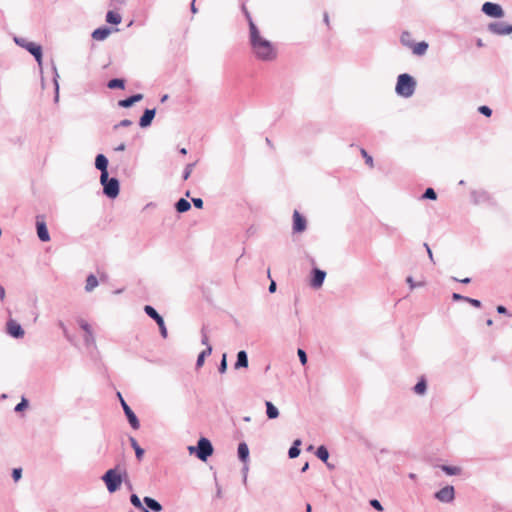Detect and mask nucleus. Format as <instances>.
Returning a JSON list of instances; mask_svg holds the SVG:
<instances>
[{
  "instance_id": "6",
  "label": "nucleus",
  "mask_w": 512,
  "mask_h": 512,
  "mask_svg": "<svg viewBox=\"0 0 512 512\" xmlns=\"http://www.w3.org/2000/svg\"><path fill=\"white\" fill-rule=\"evenodd\" d=\"M481 11L493 18H502L504 16V10L501 5L493 2H485L482 5Z\"/></svg>"
},
{
  "instance_id": "47",
  "label": "nucleus",
  "mask_w": 512,
  "mask_h": 512,
  "mask_svg": "<svg viewBox=\"0 0 512 512\" xmlns=\"http://www.w3.org/2000/svg\"><path fill=\"white\" fill-rule=\"evenodd\" d=\"M478 111H479L481 114H483V115H485V116H487V117L491 116V114H492V110H491L488 106H485V105L480 106V107L478 108Z\"/></svg>"
},
{
  "instance_id": "43",
  "label": "nucleus",
  "mask_w": 512,
  "mask_h": 512,
  "mask_svg": "<svg viewBox=\"0 0 512 512\" xmlns=\"http://www.w3.org/2000/svg\"><path fill=\"white\" fill-rule=\"evenodd\" d=\"M201 336H202V338H201V343H202L203 345H205V346H206V348H207L208 346H211V345L209 344V338H208V335H207V332H206L205 327H203V328L201 329Z\"/></svg>"
},
{
  "instance_id": "15",
  "label": "nucleus",
  "mask_w": 512,
  "mask_h": 512,
  "mask_svg": "<svg viewBox=\"0 0 512 512\" xmlns=\"http://www.w3.org/2000/svg\"><path fill=\"white\" fill-rule=\"evenodd\" d=\"M25 49L31 53L39 65L42 64V47L34 42L25 45Z\"/></svg>"
},
{
  "instance_id": "7",
  "label": "nucleus",
  "mask_w": 512,
  "mask_h": 512,
  "mask_svg": "<svg viewBox=\"0 0 512 512\" xmlns=\"http://www.w3.org/2000/svg\"><path fill=\"white\" fill-rule=\"evenodd\" d=\"M434 497L442 503H452L455 499V489L451 485H447L438 490Z\"/></svg>"
},
{
  "instance_id": "38",
  "label": "nucleus",
  "mask_w": 512,
  "mask_h": 512,
  "mask_svg": "<svg viewBox=\"0 0 512 512\" xmlns=\"http://www.w3.org/2000/svg\"><path fill=\"white\" fill-rule=\"evenodd\" d=\"M145 313L152 319H154L159 313L150 305L144 307Z\"/></svg>"
},
{
  "instance_id": "60",
  "label": "nucleus",
  "mask_w": 512,
  "mask_h": 512,
  "mask_svg": "<svg viewBox=\"0 0 512 512\" xmlns=\"http://www.w3.org/2000/svg\"><path fill=\"white\" fill-rule=\"evenodd\" d=\"M453 280H454V281H459V282H461V283H463V284H468V283H470V282H471V279H470V278H468V277H467V278H464V279H457V278L453 277Z\"/></svg>"
},
{
  "instance_id": "54",
  "label": "nucleus",
  "mask_w": 512,
  "mask_h": 512,
  "mask_svg": "<svg viewBox=\"0 0 512 512\" xmlns=\"http://www.w3.org/2000/svg\"><path fill=\"white\" fill-rule=\"evenodd\" d=\"M406 282L409 284L411 289H414L415 287H418V286L422 285V283L416 284L411 276L407 277Z\"/></svg>"
},
{
  "instance_id": "9",
  "label": "nucleus",
  "mask_w": 512,
  "mask_h": 512,
  "mask_svg": "<svg viewBox=\"0 0 512 512\" xmlns=\"http://www.w3.org/2000/svg\"><path fill=\"white\" fill-rule=\"evenodd\" d=\"M118 397L120 398L121 406L123 408V411H124L128 421H129V424L131 425V427L133 429H135V430L138 429L140 427V423H139L137 416L132 411V409L129 407V405L124 401V399L122 398L120 393H118Z\"/></svg>"
},
{
  "instance_id": "1",
  "label": "nucleus",
  "mask_w": 512,
  "mask_h": 512,
  "mask_svg": "<svg viewBox=\"0 0 512 512\" xmlns=\"http://www.w3.org/2000/svg\"><path fill=\"white\" fill-rule=\"evenodd\" d=\"M249 44L254 57L262 62H272L277 58V48L274 43L261 35L255 23H251Z\"/></svg>"
},
{
  "instance_id": "46",
  "label": "nucleus",
  "mask_w": 512,
  "mask_h": 512,
  "mask_svg": "<svg viewBox=\"0 0 512 512\" xmlns=\"http://www.w3.org/2000/svg\"><path fill=\"white\" fill-rule=\"evenodd\" d=\"M53 70H54V84H55V90H56L55 100L57 101L58 97H59V95H58L59 85H58L57 78L59 77V75H58V72H57V69L55 66L53 67Z\"/></svg>"
},
{
  "instance_id": "33",
  "label": "nucleus",
  "mask_w": 512,
  "mask_h": 512,
  "mask_svg": "<svg viewBox=\"0 0 512 512\" xmlns=\"http://www.w3.org/2000/svg\"><path fill=\"white\" fill-rule=\"evenodd\" d=\"M316 456L323 462H327L329 458V452L325 446L321 445L317 448Z\"/></svg>"
},
{
  "instance_id": "56",
  "label": "nucleus",
  "mask_w": 512,
  "mask_h": 512,
  "mask_svg": "<svg viewBox=\"0 0 512 512\" xmlns=\"http://www.w3.org/2000/svg\"><path fill=\"white\" fill-rule=\"evenodd\" d=\"M192 202L194 206L198 209H201L203 207V200L201 198H193Z\"/></svg>"
},
{
  "instance_id": "26",
  "label": "nucleus",
  "mask_w": 512,
  "mask_h": 512,
  "mask_svg": "<svg viewBox=\"0 0 512 512\" xmlns=\"http://www.w3.org/2000/svg\"><path fill=\"white\" fill-rule=\"evenodd\" d=\"M300 445H301V440L300 439H296L293 442V445L290 447V449L288 451L289 458L294 459V458L299 456V454H300L299 446Z\"/></svg>"
},
{
  "instance_id": "39",
  "label": "nucleus",
  "mask_w": 512,
  "mask_h": 512,
  "mask_svg": "<svg viewBox=\"0 0 512 512\" xmlns=\"http://www.w3.org/2000/svg\"><path fill=\"white\" fill-rule=\"evenodd\" d=\"M77 323L81 327V329L84 330L85 333H87L88 331L92 330L90 324L86 320H84L82 318L78 319Z\"/></svg>"
},
{
  "instance_id": "37",
  "label": "nucleus",
  "mask_w": 512,
  "mask_h": 512,
  "mask_svg": "<svg viewBox=\"0 0 512 512\" xmlns=\"http://www.w3.org/2000/svg\"><path fill=\"white\" fill-rule=\"evenodd\" d=\"M422 197L424 199L435 200L437 198V194L433 188H427Z\"/></svg>"
},
{
  "instance_id": "48",
  "label": "nucleus",
  "mask_w": 512,
  "mask_h": 512,
  "mask_svg": "<svg viewBox=\"0 0 512 512\" xmlns=\"http://www.w3.org/2000/svg\"><path fill=\"white\" fill-rule=\"evenodd\" d=\"M132 125V121L129 119L121 120L118 124L114 126V129H118L119 127H128Z\"/></svg>"
},
{
  "instance_id": "62",
  "label": "nucleus",
  "mask_w": 512,
  "mask_h": 512,
  "mask_svg": "<svg viewBox=\"0 0 512 512\" xmlns=\"http://www.w3.org/2000/svg\"><path fill=\"white\" fill-rule=\"evenodd\" d=\"M153 320L157 323V325L162 324L164 322V319L160 314H158Z\"/></svg>"
},
{
  "instance_id": "53",
  "label": "nucleus",
  "mask_w": 512,
  "mask_h": 512,
  "mask_svg": "<svg viewBox=\"0 0 512 512\" xmlns=\"http://www.w3.org/2000/svg\"><path fill=\"white\" fill-rule=\"evenodd\" d=\"M468 303H470L472 306L476 307V308H480L481 307V302L477 299H473V298H469L467 297V301Z\"/></svg>"
},
{
  "instance_id": "32",
  "label": "nucleus",
  "mask_w": 512,
  "mask_h": 512,
  "mask_svg": "<svg viewBox=\"0 0 512 512\" xmlns=\"http://www.w3.org/2000/svg\"><path fill=\"white\" fill-rule=\"evenodd\" d=\"M107 87L110 89H123L125 87V81L123 79L114 78L108 82Z\"/></svg>"
},
{
  "instance_id": "3",
  "label": "nucleus",
  "mask_w": 512,
  "mask_h": 512,
  "mask_svg": "<svg viewBox=\"0 0 512 512\" xmlns=\"http://www.w3.org/2000/svg\"><path fill=\"white\" fill-rule=\"evenodd\" d=\"M188 449L191 454L195 453L196 456L201 461H206L208 459V457H210L213 454V446H212L210 440H208L205 437H201L198 440L196 447L190 446Z\"/></svg>"
},
{
  "instance_id": "41",
  "label": "nucleus",
  "mask_w": 512,
  "mask_h": 512,
  "mask_svg": "<svg viewBox=\"0 0 512 512\" xmlns=\"http://www.w3.org/2000/svg\"><path fill=\"white\" fill-rule=\"evenodd\" d=\"M219 372L221 374L225 373L226 370H227V358H226V354H223L222 355V359L220 361V365H219Z\"/></svg>"
},
{
  "instance_id": "29",
  "label": "nucleus",
  "mask_w": 512,
  "mask_h": 512,
  "mask_svg": "<svg viewBox=\"0 0 512 512\" xmlns=\"http://www.w3.org/2000/svg\"><path fill=\"white\" fill-rule=\"evenodd\" d=\"M97 286H98V280H97L96 276H94L93 274H90L86 279L85 290L87 292H91Z\"/></svg>"
},
{
  "instance_id": "21",
  "label": "nucleus",
  "mask_w": 512,
  "mask_h": 512,
  "mask_svg": "<svg viewBox=\"0 0 512 512\" xmlns=\"http://www.w3.org/2000/svg\"><path fill=\"white\" fill-rule=\"evenodd\" d=\"M238 457L243 463H246L248 461L249 448L245 442H242L238 445Z\"/></svg>"
},
{
  "instance_id": "28",
  "label": "nucleus",
  "mask_w": 512,
  "mask_h": 512,
  "mask_svg": "<svg viewBox=\"0 0 512 512\" xmlns=\"http://www.w3.org/2000/svg\"><path fill=\"white\" fill-rule=\"evenodd\" d=\"M130 443L132 448L135 450L136 458L140 461L144 456V449H142L137 443L134 437H130Z\"/></svg>"
},
{
  "instance_id": "25",
  "label": "nucleus",
  "mask_w": 512,
  "mask_h": 512,
  "mask_svg": "<svg viewBox=\"0 0 512 512\" xmlns=\"http://www.w3.org/2000/svg\"><path fill=\"white\" fill-rule=\"evenodd\" d=\"M411 48H412L414 54L424 55L428 49V43L425 41H422L415 45L413 44V46Z\"/></svg>"
},
{
  "instance_id": "36",
  "label": "nucleus",
  "mask_w": 512,
  "mask_h": 512,
  "mask_svg": "<svg viewBox=\"0 0 512 512\" xmlns=\"http://www.w3.org/2000/svg\"><path fill=\"white\" fill-rule=\"evenodd\" d=\"M84 341L87 346H91V345L95 344V337H94L92 330L85 333Z\"/></svg>"
},
{
  "instance_id": "63",
  "label": "nucleus",
  "mask_w": 512,
  "mask_h": 512,
  "mask_svg": "<svg viewBox=\"0 0 512 512\" xmlns=\"http://www.w3.org/2000/svg\"><path fill=\"white\" fill-rule=\"evenodd\" d=\"M268 290L270 293H274L276 291V283L274 281H271Z\"/></svg>"
},
{
  "instance_id": "10",
  "label": "nucleus",
  "mask_w": 512,
  "mask_h": 512,
  "mask_svg": "<svg viewBox=\"0 0 512 512\" xmlns=\"http://www.w3.org/2000/svg\"><path fill=\"white\" fill-rule=\"evenodd\" d=\"M488 30L495 35H508L512 33V24L493 22L488 25Z\"/></svg>"
},
{
  "instance_id": "27",
  "label": "nucleus",
  "mask_w": 512,
  "mask_h": 512,
  "mask_svg": "<svg viewBox=\"0 0 512 512\" xmlns=\"http://www.w3.org/2000/svg\"><path fill=\"white\" fill-rule=\"evenodd\" d=\"M440 468L443 472L450 476L460 475L462 472V469L458 466L441 465Z\"/></svg>"
},
{
  "instance_id": "8",
  "label": "nucleus",
  "mask_w": 512,
  "mask_h": 512,
  "mask_svg": "<svg viewBox=\"0 0 512 512\" xmlns=\"http://www.w3.org/2000/svg\"><path fill=\"white\" fill-rule=\"evenodd\" d=\"M36 230L37 236L42 242H48L50 240V234L43 215L36 216Z\"/></svg>"
},
{
  "instance_id": "57",
  "label": "nucleus",
  "mask_w": 512,
  "mask_h": 512,
  "mask_svg": "<svg viewBox=\"0 0 512 512\" xmlns=\"http://www.w3.org/2000/svg\"><path fill=\"white\" fill-rule=\"evenodd\" d=\"M452 298L455 301H467V297L466 296H463V295L458 294V293H453Z\"/></svg>"
},
{
  "instance_id": "2",
  "label": "nucleus",
  "mask_w": 512,
  "mask_h": 512,
  "mask_svg": "<svg viewBox=\"0 0 512 512\" xmlns=\"http://www.w3.org/2000/svg\"><path fill=\"white\" fill-rule=\"evenodd\" d=\"M416 82L412 76L409 74H400L397 79L396 84V93L399 96L408 98L411 97L415 91Z\"/></svg>"
},
{
  "instance_id": "14",
  "label": "nucleus",
  "mask_w": 512,
  "mask_h": 512,
  "mask_svg": "<svg viewBox=\"0 0 512 512\" xmlns=\"http://www.w3.org/2000/svg\"><path fill=\"white\" fill-rule=\"evenodd\" d=\"M306 229V219L295 210L293 213V231L295 233H301Z\"/></svg>"
},
{
  "instance_id": "22",
  "label": "nucleus",
  "mask_w": 512,
  "mask_h": 512,
  "mask_svg": "<svg viewBox=\"0 0 512 512\" xmlns=\"http://www.w3.org/2000/svg\"><path fill=\"white\" fill-rule=\"evenodd\" d=\"M266 414L269 419H276L279 416L277 407L270 401L265 402Z\"/></svg>"
},
{
  "instance_id": "34",
  "label": "nucleus",
  "mask_w": 512,
  "mask_h": 512,
  "mask_svg": "<svg viewBox=\"0 0 512 512\" xmlns=\"http://www.w3.org/2000/svg\"><path fill=\"white\" fill-rule=\"evenodd\" d=\"M130 502L134 507L142 510L143 512H149L146 508L143 507L140 498L136 494H132L130 496Z\"/></svg>"
},
{
  "instance_id": "5",
  "label": "nucleus",
  "mask_w": 512,
  "mask_h": 512,
  "mask_svg": "<svg viewBox=\"0 0 512 512\" xmlns=\"http://www.w3.org/2000/svg\"><path fill=\"white\" fill-rule=\"evenodd\" d=\"M100 183L103 186V193L108 198L114 199L119 195L120 184L117 178H109L107 175L105 180L100 178Z\"/></svg>"
},
{
  "instance_id": "55",
  "label": "nucleus",
  "mask_w": 512,
  "mask_h": 512,
  "mask_svg": "<svg viewBox=\"0 0 512 512\" xmlns=\"http://www.w3.org/2000/svg\"><path fill=\"white\" fill-rule=\"evenodd\" d=\"M361 153H362L363 157L365 158L366 163L369 164L370 166H372V163H373L372 157L370 155H368L364 149L361 150Z\"/></svg>"
},
{
  "instance_id": "19",
  "label": "nucleus",
  "mask_w": 512,
  "mask_h": 512,
  "mask_svg": "<svg viewBox=\"0 0 512 512\" xmlns=\"http://www.w3.org/2000/svg\"><path fill=\"white\" fill-rule=\"evenodd\" d=\"M110 32L107 27L97 28L93 31L92 38L96 41H103L109 36Z\"/></svg>"
},
{
  "instance_id": "49",
  "label": "nucleus",
  "mask_w": 512,
  "mask_h": 512,
  "mask_svg": "<svg viewBox=\"0 0 512 512\" xmlns=\"http://www.w3.org/2000/svg\"><path fill=\"white\" fill-rule=\"evenodd\" d=\"M22 476V470L20 468L13 469L12 478L14 481H18Z\"/></svg>"
},
{
  "instance_id": "44",
  "label": "nucleus",
  "mask_w": 512,
  "mask_h": 512,
  "mask_svg": "<svg viewBox=\"0 0 512 512\" xmlns=\"http://www.w3.org/2000/svg\"><path fill=\"white\" fill-rule=\"evenodd\" d=\"M242 11L248 21V25H249V32L251 31V23H254L249 11L247 10L246 6L243 4L242 5Z\"/></svg>"
},
{
  "instance_id": "31",
  "label": "nucleus",
  "mask_w": 512,
  "mask_h": 512,
  "mask_svg": "<svg viewBox=\"0 0 512 512\" xmlns=\"http://www.w3.org/2000/svg\"><path fill=\"white\" fill-rule=\"evenodd\" d=\"M414 392L418 395H424L427 390L426 380L421 378L413 388Z\"/></svg>"
},
{
  "instance_id": "35",
  "label": "nucleus",
  "mask_w": 512,
  "mask_h": 512,
  "mask_svg": "<svg viewBox=\"0 0 512 512\" xmlns=\"http://www.w3.org/2000/svg\"><path fill=\"white\" fill-rule=\"evenodd\" d=\"M401 43L404 45V46H407V47H412L413 46V42L411 41V34L409 32H403L402 35H401Z\"/></svg>"
},
{
  "instance_id": "42",
  "label": "nucleus",
  "mask_w": 512,
  "mask_h": 512,
  "mask_svg": "<svg viewBox=\"0 0 512 512\" xmlns=\"http://www.w3.org/2000/svg\"><path fill=\"white\" fill-rule=\"evenodd\" d=\"M28 407V401L22 398L21 402L15 406V412H21Z\"/></svg>"
},
{
  "instance_id": "16",
  "label": "nucleus",
  "mask_w": 512,
  "mask_h": 512,
  "mask_svg": "<svg viewBox=\"0 0 512 512\" xmlns=\"http://www.w3.org/2000/svg\"><path fill=\"white\" fill-rule=\"evenodd\" d=\"M155 114H156L155 109H146L140 118L139 125L142 128L150 126L155 117Z\"/></svg>"
},
{
  "instance_id": "52",
  "label": "nucleus",
  "mask_w": 512,
  "mask_h": 512,
  "mask_svg": "<svg viewBox=\"0 0 512 512\" xmlns=\"http://www.w3.org/2000/svg\"><path fill=\"white\" fill-rule=\"evenodd\" d=\"M159 330H160V334L163 338H167L168 336V332H167V328L165 326V323L163 322L162 324H159Z\"/></svg>"
},
{
  "instance_id": "13",
  "label": "nucleus",
  "mask_w": 512,
  "mask_h": 512,
  "mask_svg": "<svg viewBox=\"0 0 512 512\" xmlns=\"http://www.w3.org/2000/svg\"><path fill=\"white\" fill-rule=\"evenodd\" d=\"M95 167L101 172V179H106L108 175L107 167H108V159L103 154H98L95 158Z\"/></svg>"
},
{
  "instance_id": "51",
  "label": "nucleus",
  "mask_w": 512,
  "mask_h": 512,
  "mask_svg": "<svg viewBox=\"0 0 512 512\" xmlns=\"http://www.w3.org/2000/svg\"><path fill=\"white\" fill-rule=\"evenodd\" d=\"M370 504H371V506L373 508H375L378 511H382L383 510V507H382L381 503L378 500H376V499L371 500Z\"/></svg>"
},
{
  "instance_id": "61",
  "label": "nucleus",
  "mask_w": 512,
  "mask_h": 512,
  "mask_svg": "<svg viewBox=\"0 0 512 512\" xmlns=\"http://www.w3.org/2000/svg\"><path fill=\"white\" fill-rule=\"evenodd\" d=\"M153 320L157 323V325L162 324L164 322V319L160 314H158Z\"/></svg>"
},
{
  "instance_id": "40",
  "label": "nucleus",
  "mask_w": 512,
  "mask_h": 512,
  "mask_svg": "<svg viewBox=\"0 0 512 512\" xmlns=\"http://www.w3.org/2000/svg\"><path fill=\"white\" fill-rule=\"evenodd\" d=\"M194 165H195L194 163H190V164L186 165V167L184 169V172H183V179L184 180H187L190 177Z\"/></svg>"
},
{
  "instance_id": "11",
  "label": "nucleus",
  "mask_w": 512,
  "mask_h": 512,
  "mask_svg": "<svg viewBox=\"0 0 512 512\" xmlns=\"http://www.w3.org/2000/svg\"><path fill=\"white\" fill-rule=\"evenodd\" d=\"M7 333L14 337V338H22L24 336V330L22 329L21 325L13 320V319H10L7 324Z\"/></svg>"
},
{
  "instance_id": "17",
  "label": "nucleus",
  "mask_w": 512,
  "mask_h": 512,
  "mask_svg": "<svg viewBox=\"0 0 512 512\" xmlns=\"http://www.w3.org/2000/svg\"><path fill=\"white\" fill-rule=\"evenodd\" d=\"M142 99H143V95L142 94H135V95H132V96L126 98V99L120 100L118 102V105L120 107H123V108H129L132 105H134L136 102H139Z\"/></svg>"
},
{
  "instance_id": "58",
  "label": "nucleus",
  "mask_w": 512,
  "mask_h": 512,
  "mask_svg": "<svg viewBox=\"0 0 512 512\" xmlns=\"http://www.w3.org/2000/svg\"><path fill=\"white\" fill-rule=\"evenodd\" d=\"M247 472H248V465H247V462L244 463V467H243V482L246 483L247 481Z\"/></svg>"
},
{
  "instance_id": "59",
  "label": "nucleus",
  "mask_w": 512,
  "mask_h": 512,
  "mask_svg": "<svg viewBox=\"0 0 512 512\" xmlns=\"http://www.w3.org/2000/svg\"><path fill=\"white\" fill-rule=\"evenodd\" d=\"M497 312L499 314H507L508 311H507L506 307L499 305V306H497Z\"/></svg>"
},
{
  "instance_id": "45",
  "label": "nucleus",
  "mask_w": 512,
  "mask_h": 512,
  "mask_svg": "<svg viewBox=\"0 0 512 512\" xmlns=\"http://www.w3.org/2000/svg\"><path fill=\"white\" fill-rule=\"evenodd\" d=\"M299 360L302 365H305L307 363V354L303 349H298L297 351Z\"/></svg>"
},
{
  "instance_id": "23",
  "label": "nucleus",
  "mask_w": 512,
  "mask_h": 512,
  "mask_svg": "<svg viewBox=\"0 0 512 512\" xmlns=\"http://www.w3.org/2000/svg\"><path fill=\"white\" fill-rule=\"evenodd\" d=\"M175 208L179 213L187 212L191 208V204L189 201H187L184 198L179 199L176 204Z\"/></svg>"
},
{
  "instance_id": "50",
  "label": "nucleus",
  "mask_w": 512,
  "mask_h": 512,
  "mask_svg": "<svg viewBox=\"0 0 512 512\" xmlns=\"http://www.w3.org/2000/svg\"><path fill=\"white\" fill-rule=\"evenodd\" d=\"M14 41L17 45H19L20 47L24 48L25 49V45L29 44L30 42L27 41L26 39L24 38H18V37H15L14 38Z\"/></svg>"
},
{
  "instance_id": "12",
  "label": "nucleus",
  "mask_w": 512,
  "mask_h": 512,
  "mask_svg": "<svg viewBox=\"0 0 512 512\" xmlns=\"http://www.w3.org/2000/svg\"><path fill=\"white\" fill-rule=\"evenodd\" d=\"M325 277H326L325 271L320 270L318 268H314L312 270V278H311V282H310L311 287H313L315 289L320 288L324 283Z\"/></svg>"
},
{
  "instance_id": "18",
  "label": "nucleus",
  "mask_w": 512,
  "mask_h": 512,
  "mask_svg": "<svg viewBox=\"0 0 512 512\" xmlns=\"http://www.w3.org/2000/svg\"><path fill=\"white\" fill-rule=\"evenodd\" d=\"M248 367V356L246 351L241 350L237 353V360L234 364L235 369L247 368Z\"/></svg>"
},
{
  "instance_id": "24",
  "label": "nucleus",
  "mask_w": 512,
  "mask_h": 512,
  "mask_svg": "<svg viewBox=\"0 0 512 512\" xmlns=\"http://www.w3.org/2000/svg\"><path fill=\"white\" fill-rule=\"evenodd\" d=\"M106 21L110 24H120L122 21V17L119 13L114 11H108L106 14Z\"/></svg>"
},
{
  "instance_id": "4",
  "label": "nucleus",
  "mask_w": 512,
  "mask_h": 512,
  "mask_svg": "<svg viewBox=\"0 0 512 512\" xmlns=\"http://www.w3.org/2000/svg\"><path fill=\"white\" fill-rule=\"evenodd\" d=\"M101 479L105 483L107 490L110 493L116 492L120 488L122 483L121 474L118 473L116 468L107 470L101 477Z\"/></svg>"
},
{
  "instance_id": "20",
  "label": "nucleus",
  "mask_w": 512,
  "mask_h": 512,
  "mask_svg": "<svg viewBox=\"0 0 512 512\" xmlns=\"http://www.w3.org/2000/svg\"><path fill=\"white\" fill-rule=\"evenodd\" d=\"M143 502L153 512H160L163 509L162 505L157 500L151 497L145 496Z\"/></svg>"
},
{
  "instance_id": "30",
  "label": "nucleus",
  "mask_w": 512,
  "mask_h": 512,
  "mask_svg": "<svg viewBox=\"0 0 512 512\" xmlns=\"http://www.w3.org/2000/svg\"><path fill=\"white\" fill-rule=\"evenodd\" d=\"M212 346H208L205 350H203L197 357L196 366L199 368L204 364L205 357L211 355Z\"/></svg>"
},
{
  "instance_id": "64",
  "label": "nucleus",
  "mask_w": 512,
  "mask_h": 512,
  "mask_svg": "<svg viewBox=\"0 0 512 512\" xmlns=\"http://www.w3.org/2000/svg\"><path fill=\"white\" fill-rule=\"evenodd\" d=\"M126 149V145L124 143L119 144L117 147H115V151L120 152L124 151Z\"/></svg>"
}]
</instances>
